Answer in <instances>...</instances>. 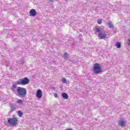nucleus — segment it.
<instances>
[{
	"instance_id": "aec40b11",
	"label": "nucleus",
	"mask_w": 130,
	"mask_h": 130,
	"mask_svg": "<svg viewBox=\"0 0 130 130\" xmlns=\"http://www.w3.org/2000/svg\"><path fill=\"white\" fill-rule=\"evenodd\" d=\"M127 44L129 46H130V39L128 40Z\"/></svg>"
},
{
	"instance_id": "f257e3e1",
	"label": "nucleus",
	"mask_w": 130,
	"mask_h": 130,
	"mask_svg": "<svg viewBox=\"0 0 130 130\" xmlns=\"http://www.w3.org/2000/svg\"><path fill=\"white\" fill-rule=\"evenodd\" d=\"M94 33L95 34H97V33H98V36L100 39H105V38H106V36H107L106 31H102L101 28L99 26L95 27V31Z\"/></svg>"
},
{
	"instance_id": "ddd939ff",
	"label": "nucleus",
	"mask_w": 130,
	"mask_h": 130,
	"mask_svg": "<svg viewBox=\"0 0 130 130\" xmlns=\"http://www.w3.org/2000/svg\"><path fill=\"white\" fill-rule=\"evenodd\" d=\"M16 103H18V104H20V105L23 104V100L21 99H19L16 102Z\"/></svg>"
},
{
	"instance_id": "423d86ee",
	"label": "nucleus",
	"mask_w": 130,
	"mask_h": 130,
	"mask_svg": "<svg viewBox=\"0 0 130 130\" xmlns=\"http://www.w3.org/2000/svg\"><path fill=\"white\" fill-rule=\"evenodd\" d=\"M125 123H126V121L123 120H119L118 121L119 125H120L121 127L125 126Z\"/></svg>"
},
{
	"instance_id": "a211bd4d",
	"label": "nucleus",
	"mask_w": 130,
	"mask_h": 130,
	"mask_svg": "<svg viewBox=\"0 0 130 130\" xmlns=\"http://www.w3.org/2000/svg\"><path fill=\"white\" fill-rule=\"evenodd\" d=\"M98 23L100 24H102V20H101V19H99L98 20Z\"/></svg>"
},
{
	"instance_id": "f8f14e48",
	"label": "nucleus",
	"mask_w": 130,
	"mask_h": 130,
	"mask_svg": "<svg viewBox=\"0 0 130 130\" xmlns=\"http://www.w3.org/2000/svg\"><path fill=\"white\" fill-rule=\"evenodd\" d=\"M116 46L118 48H120V47H121V44H120V43L117 42V43H116L115 44Z\"/></svg>"
},
{
	"instance_id": "4468645a",
	"label": "nucleus",
	"mask_w": 130,
	"mask_h": 130,
	"mask_svg": "<svg viewBox=\"0 0 130 130\" xmlns=\"http://www.w3.org/2000/svg\"><path fill=\"white\" fill-rule=\"evenodd\" d=\"M18 114L19 117H22V116H23V113L22 112H21V111H18Z\"/></svg>"
},
{
	"instance_id": "1a4fd4ad",
	"label": "nucleus",
	"mask_w": 130,
	"mask_h": 130,
	"mask_svg": "<svg viewBox=\"0 0 130 130\" xmlns=\"http://www.w3.org/2000/svg\"><path fill=\"white\" fill-rule=\"evenodd\" d=\"M61 96L64 99H69V95H68V94H67V93L66 92L62 93L61 94Z\"/></svg>"
},
{
	"instance_id": "412c9836",
	"label": "nucleus",
	"mask_w": 130,
	"mask_h": 130,
	"mask_svg": "<svg viewBox=\"0 0 130 130\" xmlns=\"http://www.w3.org/2000/svg\"><path fill=\"white\" fill-rule=\"evenodd\" d=\"M54 97H55V98H57L58 95L57 93H54Z\"/></svg>"
},
{
	"instance_id": "6ab92c4d",
	"label": "nucleus",
	"mask_w": 130,
	"mask_h": 130,
	"mask_svg": "<svg viewBox=\"0 0 130 130\" xmlns=\"http://www.w3.org/2000/svg\"><path fill=\"white\" fill-rule=\"evenodd\" d=\"M12 88H17V84H13L12 85Z\"/></svg>"
},
{
	"instance_id": "dca6fc26",
	"label": "nucleus",
	"mask_w": 130,
	"mask_h": 130,
	"mask_svg": "<svg viewBox=\"0 0 130 130\" xmlns=\"http://www.w3.org/2000/svg\"><path fill=\"white\" fill-rule=\"evenodd\" d=\"M68 53L65 52L64 54V58L65 59H68Z\"/></svg>"
},
{
	"instance_id": "f03ea898",
	"label": "nucleus",
	"mask_w": 130,
	"mask_h": 130,
	"mask_svg": "<svg viewBox=\"0 0 130 130\" xmlns=\"http://www.w3.org/2000/svg\"><path fill=\"white\" fill-rule=\"evenodd\" d=\"M17 92L18 94V96L21 98H25V96L27 95V90L25 88L18 87Z\"/></svg>"
},
{
	"instance_id": "6e6552de",
	"label": "nucleus",
	"mask_w": 130,
	"mask_h": 130,
	"mask_svg": "<svg viewBox=\"0 0 130 130\" xmlns=\"http://www.w3.org/2000/svg\"><path fill=\"white\" fill-rule=\"evenodd\" d=\"M36 96L38 98H41L42 97V91L41 89H38L37 91Z\"/></svg>"
},
{
	"instance_id": "4be33fe9",
	"label": "nucleus",
	"mask_w": 130,
	"mask_h": 130,
	"mask_svg": "<svg viewBox=\"0 0 130 130\" xmlns=\"http://www.w3.org/2000/svg\"><path fill=\"white\" fill-rule=\"evenodd\" d=\"M49 1V2H50V3H53V1H56V0H48Z\"/></svg>"
},
{
	"instance_id": "f3484780",
	"label": "nucleus",
	"mask_w": 130,
	"mask_h": 130,
	"mask_svg": "<svg viewBox=\"0 0 130 130\" xmlns=\"http://www.w3.org/2000/svg\"><path fill=\"white\" fill-rule=\"evenodd\" d=\"M62 83H67V79L64 78L62 79Z\"/></svg>"
},
{
	"instance_id": "39448f33",
	"label": "nucleus",
	"mask_w": 130,
	"mask_h": 130,
	"mask_svg": "<svg viewBox=\"0 0 130 130\" xmlns=\"http://www.w3.org/2000/svg\"><path fill=\"white\" fill-rule=\"evenodd\" d=\"M8 123H9V124H11V125H17L18 124V118H9L8 119Z\"/></svg>"
},
{
	"instance_id": "20e7f679",
	"label": "nucleus",
	"mask_w": 130,
	"mask_h": 130,
	"mask_svg": "<svg viewBox=\"0 0 130 130\" xmlns=\"http://www.w3.org/2000/svg\"><path fill=\"white\" fill-rule=\"evenodd\" d=\"M93 73L94 74H100L102 73V69L100 67V64L96 63L93 66Z\"/></svg>"
},
{
	"instance_id": "2eb2a0df",
	"label": "nucleus",
	"mask_w": 130,
	"mask_h": 130,
	"mask_svg": "<svg viewBox=\"0 0 130 130\" xmlns=\"http://www.w3.org/2000/svg\"><path fill=\"white\" fill-rule=\"evenodd\" d=\"M17 62H18V63H20V64H24L25 63V61H24L23 60H20V61H18Z\"/></svg>"
},
{
	"instance_id": "9d476101",
	"label": "nucleus",
	"mask_w": 130,
	"mask_h": 130,
	"mask_svg": "<svg viewBox=\"0 0 130 130\" xmlns=\"http://www.w3.org/2000/svg\"><path fill=\"white\" fill-rule=\"evenodd\" d=\"M108 27H109L110 28H113V24H112V22L110 21H109L107 23Z\"/></svg>"
},
{
	"instance_id": "0eeeda50",
	"label": "nucleus",
	"mask_w": 130,
	"mask_h": 130,
	"mask_svg": "<svg viewBox=\"0 0 130 130\" xmlns=\"http://www.w3.org/2000/svg\"><path fill=\"white\" fill-rule=\"evenodd\" d=\"M29 15L31 17H35L37 15V12H36V10L35 9H31L29 11Z\"/></svg>"
},
{
	"instance_id": "7ed1b4c3",
	"label": "nucleus",
	"mask_w": 130,
	"mask_h": 130,
	"mask_svg": "<svg viewBox=\"0 0 130 130\" xmlns=\"http://www.w3.org/2000/svg\"><path fill=\"white\" fill-rule=\"evenodd\" d=\"M30 83V80L27 77L20 79L18 81H16V85H27Z\"/></svg>"
},
{
	"instance_id": "9b49d317",
	"label": "nucleus",
	"mask_w": 130,
	"mask_h": 130,
	"mask_svg": "<svg viewBox=\"0 0 130 130\" xmlns=\"http://www.w3.org/2000/svg\"><path fill=\"white\" fill-rule=\"evenodd\" d=\"M16 110V105H12L11 106V112L15 111Z\"/></svg>"
}]
</instances>
